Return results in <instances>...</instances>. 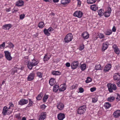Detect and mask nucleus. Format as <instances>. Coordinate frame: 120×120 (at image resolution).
Instances as JSON below:
<instances>
[{
  "mask_svg": "<svg viewBox=\"0 0 120 120\" xmlns=\"http://www.w3.org/2000/svg\"><path fill=\"white\" fill-rule=\"evenodd\" d=\"M86 107L85 105H83L79 107L77 111L78 114L81 115L83 114L85 112Z\"/></svg>",
  "mask_w": 120,
  "mask_h": 120,
  "instance_id": "1",
  "label": "nucleus"
},
{
  "mask_svg": "<svg viewBox=\"0 0 120 120\" xmlns=\"http://www.w3.org/2000/svg\"><path fill=\"white\" fill-rule=\"evenodd\" d=\"M107 86L108 88L109 91L110 92H112L113 90H116L117 89L116 85L115 84L109 83L107 84Z\"/></svg>",
  "mask_w": 120,
  "mask_h": 120,
  "instance_id": "2",
  "label": "nucleus"
},
{
  "mask_svg": "<svg viewBox=\"0 0 120 120\" xmlns=\"http://www.w3.org/2000/svg\"><path fill=\"white\" fill-rule=\"evenodd\" d=\"M73 36L71 34H68L67 35L64 39L65 43H68L71 41L73 38Z\"/></svg>",
  "mask_w": 120,
  "mask_h": 120,
  "instance_id": "3",
  "label": "nucleus"
},
{
  "mask_svg": "<svg viewBox=\"0 0 120 120\" xmlns=\"http://www.w3.org/2000/svg\"><path fill=\"white\" fill-rule=\"evenodd\" d=\"M24 67H22L20 68L14 67L12 70V74H14L15 73H19L20 71V70H22L23 69Z\"/></svg>",
  "mask_w": 120,
  "mask_h": 120,
  "instance_id": "4",
  "label": "nucleus"
},
{
  "mask_svg": "<svg viewBox=\"0 0 120 120\" xmlns=\"http://www.w3.org/2000/svg\"><path fill=\"white\" fill-rule=\"evenodd\" d=\"M83 13L82 12L79 11H76L74 13L73 16L79 18H81L82 16Z\"/></svg>",
  "mask_w": 120,
  "mask_h": 120,
  "instance_id": "5",
  "label": "nucleus"
},
{
  "mask_svg": "<svg viewBox=\"0 0 120 120\" xmlns=\"http://www.w3.org/2000/svg\"><path fill=\"white\" fill-rule=\"evenodd\" d=\"M79 65V63L78 61H73L71 64V68L73 70L76 69Z\"/></svg>",
  "mask_w": 120,
  "mask_h": 120,
  "instance_id": "6",
  "label": "nucleus"
},
{
  "mask_svg": "<svg viewBox=\"0 0 120 120\" xmlns=\"http://www.w3.org/2000/svg\"><path fill=\"white\" fill-rule=\"evenodd\" d=\"M6 58L8 60H11L12 59V57L11 56V53L8 51L4 52Z\"/></svg>",
  "mask_w": 120,
  "mask_h": 120,
  "instance_id": "7",
  "label": "nucleus"
},
{
  "mask_svg": "<svg viewBox=\"0 0 120 120\" xmlns=\"http://www.w3.org/2000/svg\"><path fill=\"white\" fill-rule=\"evenodd\" d=\"M46 116V114L45 112H42L38 116L39 120H44Z\"/></svg>",
  "mask_w": 120,
  "mask_h": 120,
  "instance_id": "8",
  "label": "nucleus"
},
{
  "mask_svg": "<svg viewBox=\"0 0 120 120\" xmlns=\"http://www.w3.org/2000/svg\"><path fill=\"white\" fill-rule=\"evenodd\" d=\"M8 109V107L6 106H5L3 107L2 113L4 115H6L7 114H10L12 113L11 111L9 112Z\"/></svg>",
  "mask_w": 120,
  "mask_h": 120,
  "instance_id": "9",
  "label": "nucleus"
},
{
  "mask_svg": "<svg viewBox=\"0 0 120 120\" xmlns=\"http://www.w3.org/2000/svg\"><path fill=\"white\" fill-rule=\"evenodd\" d=\"M27 100L25 99H21L19 102V104L21 105H23L27 104L28 102Z\"/></svg>",
  "mask_w": 120,
  "mask_h": 120,
  "instance_id": "10",
  "label": "nucleus"
},
{
  "mask_svg": "<svg viewBox=\"0 0 120 120\" xmlns=\"http://www.w3.org/2000/svg\"><path fill=\"white\" fill-rule=\"evenodd\" d=\"M109 45V44L108 42H104L103 44L102 48V51H104L108 47Z\"/></svg>",
  "mask_w": 120,
  "mask_h": 120,
  "instance_id": "11",
  "label": "nucleus"
},
{
  "mask_svg": "<svg viewBox=\"0 0 120 120\" xmlns=\"http://www.w3.org/2000/svg\"><path fill=\"white\" fill-rule=\"evenodd\" d=\"M111 11V8L110 7L108 8V10L104 12L103 15L106 17H109L110 15Z\"/></svg>",
  "mask_w": 120,
  "mask_h": 120,
  "instance_id": "12",
  "label": "nucleus"
},
{
  "mask_svg": "<svg viewBox=\"0 0 120 120\" xmlns=\"http://www.w3.org/2000/svg\"><path fill=\"white\" fill-rule=\"evenodd\" d=\"M35 76V73L33 72L31 73L28 75L27 80L28 81H31L33 80Z\"/></svg>",
  "mask_w": 120,
  "mask_h": 120,
  "instance_id": "13",
  "label": "nucleus"
},
{
  "mask_svg": "<svg viewBox=\"0 0 120 120\" xmlns=\"http://www.w3.org/2000/svg\"><path fill=\"white\" fill-rule=\"evenodd\" d=\"M56 107L58 109L61 110H63L64 108V105L61 102H59L57 103Z\"/></svg>",
  "mask_w": 120,
  "mask_h": 120,
  "instance_id": "14",
  "label": "nucleus"
},
{
  "mask_svg": "<svg viewBox=\"0 0 120 120\" xmlns=\"http://www.w3.org/2000/svg\"><path fill=\"white\" fill-rule=\"evenodd\" d=\"M116 54H119L120 52V50L117 46L116 44H114L112 46Z\"/></svg>",
  "mask_w": 120,
  "mask_h": 120,
  "instance_id": "15",
  "label": "nucleus"
},
{
  "mask_svg": "<svg viewBox=\"0 0 120 120\" xmlns=\"http://www.w3.org/2000/svg\"><path fill=\"white\" fill-rule=\"evenodd\" d=\"M111 65L110 64H108L104 68V71L105 72L108 71L111 69Z\"/></svg>",
  "mask_w": 120,
  "mask_h": 120,
  "instance_id": "16",
  "label": "nucleus"
},
{
  "mask_svg": "<svg viewBox=\"0 0 120 120\" xmlns=\"http://www.w3.org/2000/svg\"><path fill=\"white\" fill-rule=\"evenodd\" d=\"M65 117V116L64 113H60L58 114L57 118L59 120H63Z\"/></svg>",
  "mask_w": 120,
  "mask_h": 120,
  "instance_id": "17",
  "label": "nucleus"
},
{
  "mask_svg": "<svg viewBox=\"0 0 120 120\" xmlns=\"http://www.w3.org/2000/svg\"><path fill=\"white\" fill-rule=\"evenodd\" d=\"M82 36L84 39H87L89 37V34L87 32H85L82 34Z\"/></svg>",
  "mask_w": 120,
  "mask_h": 120,
  "instance_id": "18",
  "label": "nucleus"
},
{
  "mask_svg": "<svg viewBox=\"0 0 120 120\" xmlns=\"http://www.w3.org/2000/svg\"><path fill=\"white\" fill-rule=\"evenodd\" d=\"M113 116L116 118H117L120 116V110H117L115 111L113 114Z\"/></svg>",
  "mask_w": 120,
  "mask_h": 120,
  "instance_id": "19",
  "label": "nucleus"
},
{
  "mask_svg": "<svg viewBox=\"0 0 120 120\" xmlns=\"http://www.w3.org/2000/svg\"><path fill=\"white\" fill-rule=\"evenodd\" d=\"M12 27V25L10 24L4 25L2 26V28L4 30H9Z\"/></svg>",
  "mask_w": 120,
  "mask_h": 120,
  "instance_id": "20",
  "label": "nucleus"
},
{
  "mask_svg": "<svg viewBox=\"0 0 120 120\" xmlns=\"http://www.w3.org/2000/svg\"><path fill=\"white\" fill-rule=\"evenodd\" d=\"M113 78L115 80H118L120 78V74L116 73L114 74Z\"/></svg>",
  "mask_w": 120,
  "mask_h": 120,
  "instance_id": "21",
  "label": "nucleus"
},
{
  "mask_svg": "<svg viewBox=\"0 0 120 120\" xmlns=\"http://www.w3.org/2000/svg\"><path fill=\"white\" fill-rule=\"evenodd\" d=\"M90 7L92 10L94 11L97 10L98 9V7L96 4L91 5Z\"/></svg>",
  "mask_w": 120,
  "mask_h": 120,
  "instance_id": "22",
  "label": "nucleus"
},
{
  "mask_svg": "<svg viewBox=\"0 0 120 120\" xmlns=\"http://www.w3.org/2000/svg\"><path fill=\"white\" fill-rule=\"evenodd\" d=\"M48 54L46 53L44 56L43 59V60L44 61H45L48 60L51 57V55L48 56Z\"/></svg>",
  "mask_w": 120,
  "mask_h": 120,
  "instance_id": "23",
  "label": "nucleus"
},
{
  "mask_svg": "<svg viewBox=\"0 0 120 120\" xmlns=\"http://www.w3.org/2000/svg\"><path fill=\"white\" fill-rule=\"evenodd\" d=\"M24 4V2L22 0H20L17 1L16 3V5L18 6H21Z\"/></svg>",
  "mask_w": 120,
  "mask_h": 120,
  "instance_id": "24",
  "label": "nucleus"
},
{
  "mask_svg": "<svg viewBox=\"0 0 120 120\" xmlns=\"http://www.w3.org/2000/svg\"><path fill=\"white\" fill-rule=\"evenodd\" d=\"M55 82V80L53 78L51 79L49 81V83L51 86L54 85Z\"/></svg>",
  "mask_w": 120,
  "mask_h": 120,
  "instance_id": "25",
  "label": "nucleus"
},
{
  "mask_svg": "<svg viewBox=\"0 0 120 120\" xmlns=\"http://www.w3.org/2000/svg\"><path fill=\"white\" fill-rule=\"evenodd\" d=\"M71 0H62L61 1V3L63 5H65L69 4Z\"/></svg>",
  "mask_w": 120,
  "mask_h": 120,
  "instance_id": "26",
  "label": "nucleus"
},
{
  "mask_svg": "<svg viewBox=\"0 0 120 120\" xmlns=\"http://www.w3.org/2000/svg\"><path fill=\"white\" fill-rule=\"evenodd\" d=\"M98 15L100 16L101 17L104 14V10L103 9H101L98 11Z\"/></svg>",
  "mask_w": 120,
  "mask_h": 120,
  "instance_id": "27",
  "label": "nucleus"
},
{
  "mask_svg": "<svg viewBox=\"0 0 120 120\" xmlns=\"http://www.w3.org/2000/svg\"><path fill=\"white\" fill-rule=\"evenodd\" d=\"M24 63L25 64H27L29 62V60L28 57H26L23 59Z\"/></svg>",
  "mask_w": 120,
  "mask_h": 120,
  "instance_id": "28",
  "label": "nucleus"
},
{
  "mask_svg": "<svg viewBox=\"0 0 120 120\" xmlns=\"http://www.w3.org/2000/svg\"><path fill=\"white\" fill-rule=\"evenodd\" d=\"M111 106V105L108 102H106L105 103L104 106L105 109H107L109 108Z\"/></svg>",
  "mask_w": 120,
  "mask_h": 120,
  "instance_id": "29",
  "label": "nucleus"
},
{
  "mask_svg": "<svg viewBox=\"0 0 120 120\" xmlns=\"http://www.w3.org/2000/svg\"><path fill=\"white\" fill-rule=\"evenodd\" d=\"M32 63V65L34 66H36L38 64L39 62L38 60H36L34 59L32 60V61L31 62Z\"/></svg>",
  "mask_w": 120,
  "mask_h": 120,
  "instance_id": "30",
  "label": "nucleus"
},
{
  "mask_svg": "<svg viewBox=\"0 0 120 120\" xmlns=\"http://www.w3.org/2000/svg\"><path fill=\"white\" fill-rule=\"evenodd\" d=\"M66 89V86L65 84H63L62 85L61 88L59 89L60 91H63Z\"/></svg>",
  "mask_w": 120,
  "mask_h": 120,
  "instance_id": "31",
  "label": "nucleus"
},
{
  "mask_svg": "<svg viewBox=\"0 0 120 120\" xmlns=\"http://www.w3.org/2000/svg\"><path fill=\"white\" fill-rule=\"evenodd\" d=\"M59 86L57 85H55L53 88V91L55 92H56L58 90Z\"/></svg>",
  "mask_w": 120,
  "mask_h": 120,
  "instance_id": "32",
  "label": "nucleus"
},
{
  "mask_svg": "<svg viewBox=\"0 0 120 120\" xmlns=\"http://www.w3.org/2000/svg\"><path fill=\"white\" fill-rule=\"evenodd\" d=\"M44 23L43 22H39L38 24V26L40 28H42L45 26Z\"/></svg>",
  "mask_w": 120,
  "mask_h": 120,
  "instance_id": "33",
  "label": "nucleus"
},
{
  "mask_svg": "<svg viewBox=\"0 0 120 120\" xmlns=\"http://www.w3.org/2000/svg\"><path fill=\"white\" fill-rule=\"evenodd\" d=\"M37 76L39 78H42V77L43 73L40 72L38 71L36 73Z\"/></svg>",
  "mask_w": 120,
  "mask_h": 120,
  "instance_id": "34",
  "label": "nucleus"
},
{
  "mask_svg": "<svg viewBox=\"0 0 120 120\" xmlns=\"http://www.w3.org/2000/svg\"><path fill=\"white\" fill-rule=\"evenodd\" d=\"M112 33V31L111 30H107L105 32V34L107 35H109L111 34Z\"/></svg>",
  "mask_w": 120,
  "mask_h": 120,
  "instance_id": "35",
  "label": "nucleus"
},
{
  "mask_svg": "<svg viewBox=\"0 0 120 120\" xmlns=\"http://www.w3.org/2000/svg\"><path fill=\"white\" fill-rule=\"evenodd\" d=\"M115 98L113 97H110L108 98H107V100L108 101L110 102H113L115 100Z\"/></svg>",
  "mask_w": 120,
  "mask_h": 120,
  "instance_id": "36",
  "label": "nucleus"
},
{
  "mask_svg": "<svg viewBox=\"0 0 120 120\" xmlns=\"http://www.w3.org/2000/svg\"><path fill=\"white\" fill-rule=\"evenodd\" d=\"M43 32L47 36H49L50 35V33L49 32L47 29H46L44 30Z\"/></svg>",
  "mask_w": 120,
  "mask_h": 120,
  "instance_id": "37",
  "label": "nucleus"
},
{
  "mask_svg": "<svg viewBox=\"0 0 120 120\" xmlns=\"http://www.w3.org/2000/svg\"><path fill=\"white\" fill-rule=\"evenodd\" d=\"M52 74L54 75H60V73L59 71H53L52 72Z\"/></svg>",
  "mask_w": 120,
  "mask_h": 120,
  "instance_id": "38",
  "label": "nucleus"
},
{
  "mask_svg": "<svg viewBox=\"0 0 120 120\" xmlns=\"http://www.w3.org/2000/svg\"><path fill=\"white\" fill-rule=\"evenodd\" d=\"M86 64H83L80 66V68L82 71H84L86 69Z\"/></svg>",
  "mask_w": 120,
  "mask_h": 120,
  "instance_id": "39",
  "label": "nucleus"
},
{
  "mask_svg": "<svg viewBox=\"0 0 120 120\" xmlns=\"http://www.w3.org/2000/svg\"><path fill=\"white\" fill-rule=\"evenodd\" d=\"M97 0H87V3L89 4H91L95 3Z\"/></svg>",
  "mask_w": 120,
  "mask_h": 120,
  "instance_id": "40",
  "label": "nucleus"
},
{
  "mask_svg": "<svg viewBox=\"0 0 120 120\" xmlns=\"http://www.w3.org/2000/svg\"><path fill=\"white\" fill-rule=\"evenodd\" d=\"M42 93H40L37 97L36 99L37 100H40L41 99L42 97Z\"/></svg>",
  "mask_w": 120,
  "mask_h": 120,
  "instance_id": "41",
  "label": "nucleus"
},
{
  "mask_svg": "<svg viewBox=\"0 0 120 120\" xmlns=\"http://www.w3.org/2000/svg\"><path fill=\"white\" fill-rule=\"evenodd\" d=\"M49 97V95L45 94L43 98V102H45Z\"/></svg>",
  "mask_w": 120,
  "mask_h": 120,
  "instance_id": "42",
  "label": "nucleus"
},
{
  "mask_svg": "<svg viewBox=\"0 0 120 120\" xmlns=\"http://www.w3.org/2000/svg\"><path fill=\"white\" fill-rule=\"evenodd\" d=\"M102 68L100 64L96 65L95 67V69L96 70H98L102 69Z\"/></svg>",
  "mask_w": 120,
  "mask_h": 120,
  "instance_id": "43",
  "label": "nucleus"
},
{
  "mask_svg": "<svg viewBox=\"0 0 120 120\" xmlns=\"http://www.w3.org/2000/svg\"><path fill=\"white\" fill-rule=\"evenodd\" d=\"M27 65L28 68L30 70H31L32 68L34 66H33L32 65L31 62H30V63H29Z\"/></svg>",
  "mask_w": 120,
  "mask_h": 120,
  "instance_id": "44",
  "label": "nucleus"
},
{
  "mask_svg": "<svg viewBox=\"0 0 120 120\" xmlns=\"http://www.w3.org/2000/svg\"><path fill=\"white\" fill-rule=\"evenodd\" d=\"M15 117L17 118L18 120H20L21 119V117L20 116L19 113L15 115Z\"/></svg>",
  "mask_w": 120,
  "mask_h": 120,
  "instance_id": "45",
  "label": "nucleus"
},
{
  "mask_svg": "<svg viewBox=\"0 0 120 120\" xmlns=\"http://www.w3.org/2000/svg\"><path fill=\"white\" fill-rule=\"evenodd\" d=\"M29 103L27 106V107H29L32 106L33 105V102L30 99H29Z\"/></svg>",
  "mask_w": 120,
  "mask_h": 120,
  "instance_id": "46",
  "label": "nucleus"
},
{
  "mask_svg": "<svg viewBox=\"0 0 120 120\" xmlns=\"http://www.w3.org/2000/svg\"><path fill=\"white\" fill-rule=\"evenodd\" d=\"M92 81L90 77H88L86 79V82L87 83H88Z\"/></svg>",
  "mask_w": 120,
  "mask_h": 120,
  "instance_id": "47",
  "label": "nucleus"
},
{
  "mask_svg": "<svg viewBox=\"0 0 120 120\" xmlns=\"http://www.w3.org/2000/svg\"><path fill=\"white\" fill-rule=\"evenodd\" d=\"M92 102L93 103H96L98 101V98L97 97H95L92 98Z\"/></svg>",
  "mask_w": 120,
  "mask_h": 120,
  "instance_id": "48",
  "label": "nucleus"
},
{
  "mask_svg": "<svg viewBox=\"0 0 120 120\" xmlns=\"http://www.w3.org/2000/svg\"><path fill=\"white\" fill-rule=\"evenodd\" d=\"M98 36L100 39L104 38L105 37L104 34L101 33H99L98 35Z\"/></svg>",
  "mask_w": 120,
  "mask_h": 120,
  "instance_id": "49",
  "label": "nucleus"
},
{
  "mask_svg": "<svg viewBox=\"0 0 120 120\" xmlns=\"http://www.w3.org/2000/svg\"><path fill=\"white\" fill-rule=\"evenodd\" d=\"M117 97L116 99L117 101H119L120 100V95L119 94L117 93L116 94Z\"/></svg>",
  "mask_w": 120,
  "mask_h": 120,
  "instance_id": "50",
  "label": "nucleus"
},
{
  "mask_svg": "<svg viewBox=\"0 0 120 120\" xmlns=\"http://www.w3.org/2000/svg\"><path fill=\"white\" fill-rule=\"evenodd\" d=\"M8 45L9 47L10 48H13L14 47V45L11 42H10L8 43Z\"/></svg>",
  "mask_w": 120,
  "mask_h": 120,
  "instance_id": "51",
  "label": "nucleus"
},
{
  "mask_svg": "<svg viewBox=\"0 0 120 120\" xmlns=\"http://www.w3.org/2000/svg\"><path fill=\"white\" fill-rule=\"evenodd\" d=\"M79 92L80 93H82L84 91V90L82 87H80L79 89Z\"/></svg>",
  "mask_w": 120,
  "mask_h": 120,
  "instance_id": "52",
  "label": "nucleus"
},
{
  "mask_svg": "<svg viewBox=\"0 0 120 120\" xmlns=\"http://www.w3.org/2000/svg\"><path fill=\"white\" fill-rule=\"evenodd\" d=\"M5 46V42H3V43L0 45V48H2L4 47Z\"/></svg>",
  "mask_w": 120,
  "mask_h": 120,
  "instance_id": "53",
  "label": "nucleus"
},
{
  "mask_svg": "<svg viewBox=\"0 0 120 120\" xmlns=\"http://www.w3.org/2000/svg\"><path fill=\"white\" fill-rule=\"evenodd\" d=\"M25 15L24 14H21L20 16V18L21 19H23Z\"/></svg>",
  "mask_w": 120,
  "mask_h": 120,
  "instance_id": "54",
  "label": "nucleus"
},
{
  "mask_svg": "<svg viewBox=\"0 0 120 120\" xmlns=\"http://www.w3.org/2000/svg\"><path fill=\"white\" fill-rule=\"evenodd\" d=\"M47 30L49 32H51L53 30V29L52 27H50Z\"/></svg>",
  "mask_w": 120,
  "mask_h": 120,
  "instance_id": "55",
  "label": "nucleus"
},
{
  "mask_svg": "<svg viewBox=\"0 0 120 120\" xmlns=\"http://www.w3.org/2000/svg\"><path fill=\"white\" fill-rule=\"evenodd\" d=\"M96 89L95 87H93L90 89V91L91 92H93Z\"/></svg>",
  "mask_w": 120,
  "mask_h": 120,
  "instance_id": "56",
  "label": "nucleus"
},
{
  "mask_svg": "<svg viewBox=\"0 0 120 120\" xmlns=\"http://www.w3.org/2000/svg\"><path fill=\"white\" fill-rule=\"evenodd\" d=\"M40 107L42 109H45L46 107V106L44 104H43L42 105H41Z\"/></svg>",
  "mask_w": 120,
  "mask_h": 120,
  "instance_id": "57",
  "label": "nucleus"
},
{
  "mask_svg": "<svg viewBox=\"0 0 120 120\" xmlns=\"http://www.w3.org/2000/svg\"><path fill=\"white\" fill-rule=\"evenodd\" d=\"M77 5H78L80 6L81 4V1L80 0H77Z\"/></svg>",
  "mask_w": 120,
  "mask_h": 120,
  "instance_id": "58",
  "label": "nucleus"
},
{
  "mask_svg": "<svg viewBox=\"0 0 120 120\" xmlns=\"http://www.w3.org/2000/svg\"><path fill=\"white\" fill-rule=\"evenodd\" d=\"M84 45H81L79 48V49L80 50H82L84 49Z\"/></svg>",
  "mask_w": 120,
  "mask_h": 120,
  "instance_id": "59",
  "label": "nucleus"
},
{
  "mask_svg": "<svg viewBox=\"0 0 120 120\" xmlns=\"http://www.w3.org/2000/svg\"><path fill=\"white\" fill-rule=\"evenodd\" d=\"M65 65L67 67H69L70 66V64L68 62H67Z\"/></svg>",
  "mask_w": 120,
  "mask_h": 120,
  "instance_id": "60",
  "label": "nucleus"
},
{
  "mask_svg": "<svg viewBox=\"0 0 120 120\" xmlns=\"http://www.w3.org/2000/svg\"><path fill=\"white\" fill-rule=\"evenodd\" d=\"M117 86L119 87H120V80H118L116 82Z\"/></svg>",
  "mask_w": 120,
  "mask_h": 120,
  "instance_id": "61",
  "label": "nucleus"
},
{
  "mask_svg": "<svg viewBox=\"0 0 120 120\" xmlns=\"http://www.w3.org/2000/svg\"><path fill=\"white\" fill-rule=\"evenodd\" d=\"M112 30L113 32H115L116 31V29L115 27V26H114L112 29Z\"/></svg>",
  "mask_w": 120,
  "mask_h": 120,
  "instance_id": "62",
  "label": "nucleus"
},
{
  "mask_svg": "<svg viewBox=\"0 0 120 120\" xmlns=\"http://www.w3.org/2000/svg\"><path fill=\"white\" fill-rule=\"evenodd\" d=\"M77 85H73L71 87V89H75L77 87Z\"/></svg>",
  "mask_w": 120,
  "mask_h": 120,
  "instance_id": "63",
  "label": "nucleus"
},
{
  "mask_svg": "<svg viewBox=\"0 0 120 120\" xmlns=\"http://www.w3.org/2000/svg\"><path fill=\"white\" fill-rule=\"evenodd\" d=\"M9 104V106H10V107H13L14 106V105L12 103V102L11 103L10 102Z\"/></svg>",
  "mask_w": 120,
  "mask_h": 120,
  "instance_id": "64",
  "label": "nucleus"
}]
</instances>
